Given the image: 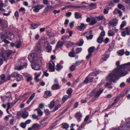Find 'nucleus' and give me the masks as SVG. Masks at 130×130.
Masks as SVG:
<instances>
[{"mask_svg":"<svg viewBox=\"0 0 130 130\" xmlns=\"http://www.w3.org/2000/svg\"><path fill=\"white\" fill-rule=\"evenodd\" d=\"M120 62L117 61L116 65L117 66L113 70L112 72L110 73L107 76V79L108 80L112 81L115 83L118 79L117 76L122 77L125 75L127 73L125 69L127 68V65H130V62L119 66ZM129 69L130 70V67Z\"/></svg>","mask_w":130,"mask_h":130,"instance_id":"obj_1","label":"nucleus"},{"mask_svg":"<svg viewBox=\"0 0 130 130\" xmlns=\"http://www.w3.org/2000/svg\"><path fill=\"white\" fill-rule=\"evenodd\" d=\"M103 89L101 88L99 90L96 91L95 89L93 90L89 94L91 97L96 98L99 97L103 91Z\"/></svg>","mask_w":130,"mask_h":130,"instance_id":"obj_2","label":"nucleus"},{"mask_svg":"<svg viewBox=\"0 0 130 130\" xmlns=\"http://www.w3.org/2000/svg\"><path fill=\"white\" fill-rule=\"evenodd\" d=\"M28 58L30 62H35L38 60V55L36 53H32L29 55Z\"/></svg>","mask_w":130,"mask_h":130,"instance_id":"obj_3","label":"nucleus"},{"mask_svg":"<svg viewBox=\"0 0 130 130\" xmlns=\"http://www.w3.org/2000/svg\"><path fill=\"white\" fill-rule=\"evenodd\" d=\"M44 7V5H37L32 7V8L34 9L33 11L35 12H38L40 10L43 8Z\"/></svg>","mask_w":130,"mask_h":130,"instance_id":"obj_4","label":"nucleus"},{"mask_svg":"<svg viewBox=\"0 0 130 130\" xmlns=\"http://www.w3.org/2000/svg\"><path fill=\"white\" fill-rule=\"evenodd\" d=\"M64 43L65 42L63 41H58L55 47V48L53 52H55L59 48H60L62 49V46Z\"/></svg>","mask_w":130,"mask_h":130,"instance_id":"obj_5","label":"nucleus"},{"mask_svg":"<svg viewBox=\"0 0 130 130\" xmlns=\"http://www.w3.org/2000/svg\"><path fill=\"white\" fill-rule=\"evenodd\" d=\"M48 68L50 70V71L51 72H53L55 71V64L52 61H50L48 64Z\"/></svg>","mask_w":130,"mask_h":130,"instance_id":"obj_6","label":"nucleus"},{"mask_svg":"<svg viewBox=\"0 0 130 130\" xmlns=\"http://www.w3.org/2000/svg\"><path fill=\"white\" fill-rule=\"evenodd\" d=\"M12 53V51L8 50L6 51L4 53V54H0L3 55L5 57V60L8 59L9 56L11 55Z\"/></svg>","mask_w":130,"mask_h":130,"instance_id":"obj_7","label":"nucleus"},{"mask_svg":"<svg viewBox=\"0 0 130 130\" xmlns=\"http://www.w3.org/2000/svg\"><path fill=\"white\" fill-rule=\"evenodd\" d=\"M128 121H129V123H127L126 126L124 124L122 126V128L124 130H128L130 129V119H128Z\"/></svg>","mask_w":130,"mask_h":130,"instance_id":"obj_8","label":"nucleus"},{"mask_svg":"<svg viewBox=\"0 0 130 130\" xmlns=\"http://www.w3.org/2000/svg\"><path fill=\"white\" fill-rule=\"evenodd\" d=\"M31 65L32 68L34 70H37L40 68L39 65L36 62H33L32 63Z\"/></svg>","mask_w":130,"mask_h":130,"instance_id":"obj_9","label":"nucleus"},{"mask_svg":"<svg viewBox=\"0 0 130 130\" xmlns=\"http://www.w3.org/2000/svg\"><path fill=\"white\" fill-rule=\"evenodd\" d=\"M26 78V80L27 82L31 81L32 79V77L30 75L26 74L25 75Z\"/></svg>","mask_w":130,"mask_h":130,"instance_id":"obj_10","label":"nucleus"},{"mask_svg":"<svg viewBox=\"0 0 130 130\" xmlns=\"http://www.w3.org/2000/svg\"><path fill=\"white\" fill-rule=\"evenodd\" d=\"M65 44L67 48H68L71 47L74 44L73 42L67 41L65 42Z\"/></svg>","mask_w":130,"mask_h":130,"instance_id":"obj_11","label":"nucleus"},{"mask_svg":"<svg viewBox=\"0 0 130 130\" xmlns=\"http://www.w3.org/2000/svg\"><path fill=\"white\" fill-rule=\"evenodd\" d=\"M86 25H85L84 23H82L80 25L78 26L77 28L78 30L81 31L86 28Z\"/></svg>","mask_w":130,"mask_h":130,"instance_id":"obj_12","label":"nucleus"},{"mask_svg":"<svg viewBox=\"0 0 130 130\" xmlns=\"http://www.w3.org/2000/svg\"><path fill=\"white\" fill-rule=\"evenodd\" d=\"M41 48L40 45L38 44L34 48V50L37 52L40 53L41 52Z\"/></svg>","mask_w":130,"mask_h":130,"instance_id":"obj_13","label":"nucleus"},{"mask_svg":"<svg viewBox=\"0 0 130 130\" xmlns=\"http://www.w3.org/2000/svg\"><path fill=\"white\" fill-rule=\"evenodd\" d=\"M52 48V47L50 44L49 43H48L46 49V51L49 53L51 51Z\"/></svg>","mask_w":130,"mask_h":130,"instance_id":"obj_14","label":"nucleus"},{"mask_svg":"<svg viewBox=\"0 0 130 130\" xmlns=\"http://www.w3.org/2000/svg\"><path fill=\"white\" fill-rule=\"evenodd\" d=\"M41 126L39 125V124H35L33 125L32 126V129H34L35 130H37Z\"/></svg>","mask_w":130,"mask_h":130,"instance_id":"obj_15","label":"nucleus"},{"mask_svg":"<svg viewBox=\"0 0 130 130\" xmlns=\"http://www.w3.org/2000/svg\"><path fill=\"white\" fill-rule=\"evenodd\" d=\"M55 7L53 6H48L46 8V10L47 12H50L53 9H54Z\"/></svg>","mask_w":130,"mask_h":130,"instance_id":"obj_16","label":"nucleus"},{"mask_svg":"<svg viewBox=\"0 0 130 130\" xmlns=\"http://www.w3.org/2000/svg\"><path fill=\"white\" fill-rule=\"evenodd\" d=\"M75 18L76 19L81 18L82 16L81 14L78 12H75L74 13Z\"/></svg>","mask_w":130,"mask_h":130,"instance_id":"obj_17","label":"nucleus"},{"mask_svg":"<svg viewBox=\"0 0 130 130\" xmlns=\"http://www.w3.org/2000/svg\"><path fill=\"white\" fill-rule=\"evenodd\" d=\"M38 44L40 45V46L42 47L45 46V41L43 39L39 41V44Z\"/></svg>","mask_w":130,"mask_h":130,"instance_id":"obj_18","label":"nucleus"},{"mask_svg":"<svg viewBox=\"0 0 130 130\" xmlns=\"http://www.w3.org/2000/svg\"><path fill=\"white\" fill-rule=\"evenodd\" d=\"M60 87V86L58 84H54L52 87V89L53 90H55L59 89Z\"/></svg>","mask_w":130,"mask_h":130,"instance_id":"obj_19","label":"nucleus"},{"mask_svg":"<svg viewBox=\"0 0 130 130\" xmlns=\"http://www.w3.org/2000/svg\"><path fill=\"white\" fill-rule=\"evenodd\" d=\"M35 110L37 111V114L38 116L39 117L43 115V112L39 108H38L35 109Z\"/></svg>","mask_w":130,"mask_h":130,"instance_id":"obj_20","label":"nucleus"},{"mask_svg":"<svg viewBox=\"0 0 130 130\" xmlns=\"http://www.w3.org/2000/svg\"><path fill=\"white\" fill-rule=\"evenodd\" d=\"M75 117L77 120L80 119L82 117L81 113L80 112H78L76 113Z\"/></svg>","mask_w":130,"mask_h":130,"instance_id":"obj_21","label":"nucleus"},{"mask_svg":"<svg viewBox=\"0 0 130 130\" xmlns=\"http://www.w3.org/2000/svg\"><path fill=\"white\" fill-rule=\"evenodd\" d=\"M109 57V55L108 54L104 55L102 56V59L103 61H106Z\"/></svg>","mask_w":130,"mask_h":130,"instance_id":"obj_22","label":"nucleus"},{"mask_svg":"<svg viewBox=\"0 0 130 130\" xmlns=\"http://www.w3.org/2000/svg\"><path fill=\"white\" fill-rule=\"evenodd\" d=\"M118 21L117 19H113L112 20L111 25L112 26H115L117 25L118 24Z\"/></svg>","mask_w":130,"mask_h":130,"instance_id":"obj_23","label":"nucleus"},{"mask_svg":"<svg viewBox=\"0 0 130 130\" xmlns=\"http://www.w3.org/2000/svg\"><path fill=\"white\" fill-rule=\"evenodd\" d=\"M117 53L119 55L122 56L125 53L124 50V49H122L119 50L117 51Z\"/></svg>","mask_w":130,"mask_h":130,"instance_id":"obj_24","label":"nucleus"},{"mask_svg":"<svg viewBox=\"0 0 130 130\" xmlns=\"http://www.w3.org/2000/svg\"><path fill=\"white\" fill-rule=\"evenodd\" d=\"M75 54V52L74 49L73 48L72 51L69 53V55L70 57H75V56H74Z\"/></svg>","mask_w":130,"mask_h":130,"instance_id":"obj_25","label":"nucleus"},{"mask_svg":"<svg viewBox=\"0 0 130 130\" xmlns=\"http://www.w3.org/2000/svg\"><path fill=\"white\" fill-rule=\"evenodd\" d=\"M5 57L3 55L0 54V65L3 63V61L5 60Z\"/></svg>","mask_w":130,"mask_h":130,"instance_id":"obj_26","label":"nucleus"},{"mask_svg":"<svg viewBox=\"0 0 130 130\" xmlns=\"http://www.w3.org/2000/svg\"><path fill=\"white\" fill-rule=\"evenodd\" d=\"M70 97V96L67 95H64L62 99V100L63 102H64L67 100Z\"/></svg>","mask_w":130,"mask_h":130,"instance_id":"obj_27","label":"nucleus"},{"mask_svg":"<svg viewBox=\"0 0 130 130\" xmlns=\"http://www.w3.org/2000/svg\"><path fill=\"white\" fill-rule=\"evenodd\" d=\"M125 31L126 32V34L129 35L130 34V27L128 26L125 28Z\"/></svg>","mask_w":130,"mask_h":130,"instance_id":"obj_28","label":"nucleus"},{"mask_svg":"<svg viewBox=\"0 0 130 130\" xmlns=\"http://www.w3.org/2000/svg\"><path fill=\"white\" fill-rule=\"evenodd\" d=\"M126 24V22L125 21H123L122 23L120 26V29H123V28L125 26Z\"/></svg>","mask_w":130,"mask_h":130,"instance_id":"obj_29","label":"nucleus"},{"mask_svg":"<svg viewBox=\"0 0 130 130\" xmlns=\"http://www.w3.org/2000/svg\"><path fill=\"white\" fill-rule=\"evenodd\" d=\"M112 84V83L111 82L109 83H106L105 86L106 87H107L108 88L110 89H112V86H111V84Z\"/></svg>","mask_w":130,"mask_h":130,"instance_id":"obj_30","label":"nucleus"},{"mask_svg":"<svg viewBox=\"0 0 130 130\" xmlns=\"http://www.w3.org/2000/svg\"><path fill=\"white\" fill-rule=\"evenodd\" d=\"M55 105V103L54 101H51L50 103L48 104V106L51 109H52Z\"/></svg>","mask_w":130,"mask_h":130,"instance_id":"obj_31","label":"nucleus"},{"mask_svg":"<svg viewBox=\"0 0 130 130\" xmlns=\"http://www.w3.org/2000/svg\"><path fill=\"white\" fill-rule=\"evenodd\" d=\"M15 36L13 34L10 33L8 35V37L10 40H13Z\"/></svg>","mask_w":130,"mask_h":130,"instance_id":"obj_32","label":"nucleus"},{"mask_svg":"<svg viewBox=\"0 0 130 130\" xmlns=\"http://www.w3.org/2000/svg\"><path fill=\"white\" fill-rule=\"evenodd\" d=\"M62 127L63 129H67L69 127V125L66 123H64L62 124Z\"/></svg>","mask_w":130,"mask_h":130,"instance_id":"obj_33","label":"nucleus"},{"mask_svg":"<svg viewBox=\"0 0 130 130\" xmlns=\"http://www.w3.org/2000/svg\"><path fill=\"white\" fill-rule=\"evenodd\" d=\"M103 37L100 36L97 40V42L99 43H101L103 41Z\"/></svg>","mask_w":130,"mask_h":130,"instance_id":"obj_34","label":"nucleus"},{"mask_svg":"<svg viewBox=\"0 0 130 130\" xmlns=\"http://www.w3.org/2000/svg\"><path fill=\"white\" fill-rule=\"evenodd\" d=\"M84 42L83 40V39H81L77 42V45L81 46L83 45Z\"/></svg>","mask_w":130,"mask_h":130,"instance_id":"obj_35","label":"nucleus"},{"mask_svg":"<svg viewBox=\"0 0 130 130\" xmlns=\"http://www.w3.org/2000/svg\"><path fill=\"white\" fill-rule=\"evenodd\" d=\"M17 80L18 81H20L22 80L23 79V76L19 74L17 76Z\"/></svg>","mask_w":130,"mask_h":130,"instance_id":"obj_36","label":"nucleus"},{"mask_svg":"<svg viewBox=\"0 0 130 130\" xmlns=\"http://www.w3.org/2000/svg\"><path fill=\"white\" fill-rule=\"evenodd\" d=\"M114 32L111 30H109L108 31V35L109 36H113L114 35Z\"/></svg>","mask_w":130,"mask_h":130,"instance_id":"obj_37","label":"nucleus"},{"mask_svg":"<svg viewBox=\"0 0 130 130\" xmlns=\"http://www.w3.org/2000/svg\"><path fill=\"white\" fill-rule=\"evenodd\" d=\"M95 49V47L94 46H92L90 47L88 50V51L89 53H92L94 51Z\"/></svg>","mask_w":130,"mask_h":130,"instance_id":"obj_38","label":"nucleus"},{"mask_svg":"<svg viewBox=\"0 0 130 130\" xmlns=\"http://www.w3.org/2000/svg\"><path fill=\"white\" fill-rule=\"evenodd\" d=\"M63 68V66L60 64H58L56 66V69L57 70H59L62 68Z\"/></svg>","mask_w":130,"mask_h":130,"instance_id":"obj_39","label":"nucleus"},{"mask_svg":"<svg viewBox=\"0 0 130 130\" xmlns=\"http://www.w3.org/2000/svg\"><path fill=\"white\" fill-rule=\"evenodd\" d=\"M38 26L37 24H32L31 25V28L32 29H34L37 28Z\"/></svg>","mask_w":130,"mask_h":130,"instance_id":"obj_40","label":"nucleus"},{"mask_svg":"<svg viewBox=\"0 0 130 130\" xmlns=\"http://www.w3.org/2000/svg\"><path fill=\"white\" fill-rule=\"evenodd\" d=\"M118 7L119 9H122L123 10H125L124 6L120 4H119L118 5Z\"/></svg>","mask_w":130,"mask_h":130,"instance_id":"obj_41","label":"nucleus"},{"mask_svg":"<svg viewBox=\"0 0 130 130\" xmlns=\"http://www.w3.org/2000/svg\"><path fill=\"white\" fill-rule=\"evenodd\" d=\"M72 89L71 88H69L67 90V93L69 95H70L72 93Z\"/></svg>","mask_w":130,"mask_h":130,"instance_id":"obj_42","label":"nucleus"},{"mask_svg":"<svg viewBox=\"0 0 130 130\" xmlns=\"http://www.w3.org/2000/svg\"><path fill=\"white\" fill-rule=\"evenodd\" d=\"M69 37L67 35H65L62 37L61 39L62 40H65L66 39H69Z\"/></svg>","mask_w":130,"mask_h":130,"instance_id":"obj_43","label":"nucleus"},{"mask_svg":"<svg viewBox=\"0 0 130 130\" xmlns=\"http://www.w3.org/2000/svg\"><path fill=\"white\" fill-rule=\"evenodd\" d=\"M76 68V66L75 65H73L70 68V70L71 71H74Z\"/></svg>","mask_w":130,"mask_h":130,"instance_id":"obj_44","label":"nucleus"},{"mask_svg":"<svg viewBox=\"0 0 130 130\" xmlns=\"http://www.w3.org/2000/svg\"><path fill=\"white\" fill-rule=\"evenodd\" d=\"M32 117L34 119H37V120H38L39 119L38 118L39 116H38L36 115L35 114L32 115Z\"/></svg>","mask_w":130,"mask_h":130,"instance_id":"obj_45","label":"nucleus"},{"mask_svg":"<svg viewBox=\"0 0 130 130\" xmlns=\"http://www.w3.org/2000/svg\"><path fill=\"white\" fill-rule=\"evenodd\" d=\"M96 22V21L95 20V19H93L91 20L90 24L91 25H93L95 24Z\"/></svg>","mask_w":130,"mask_h":130,"instance_id":"obj_46","label":"nucleus"},{"mask_svg":"<svg viewBox=\"0 0 130 130\" xmlns=\"http://www.w3.org/2000/svg\"><path fill=\"white\" fill-rule=\"evenodd\" d=\"M35 94V93H34L32 94L29 98V100L30 101L32 100L34 98Z\"/></svg>","mask_w":130,"mask_h":130,"instance_id":"obj_47","label":"nucleus"},{"mask_svg":"<svg viewBox=\"0 0 130 130\" xmlns=\"http://www.w3.org/2000/svg\"><path fill=\"white\" fill-rule=\"evenodd\" d=\"M114 41H112L109 44V48H113L114 46Z\"/></svg>","mask_w":130,"mask_h":130,"instance_id":"obj_48","label":"nucleus"},{"mask_svg":"<svg viewBox=\"0 0 130 130\" xmlns=\"http://www.w3.org/2000/svg\"><path fill=\"white\" fill-rule=\"evenodd\" d=\"M26 126V124L24 123H22L20 124L21 126L23 128H25Z\"/></svg>","mask_w":130,"mask_h":130,"instance_id":"obj_49","label":"nucleus"},{"mask_svg":"<svg viewBox=\"0 0 130 130\" xmlns=\"http://www.w3.org/2000/svg\"><path fill=\"white\" fill-rule=\"evenodd\" d=\"M28 116V114L27 113H23L22 115V117L24 119H26Z\"/></svg>","mask_w":130,"mask_h":130,"instance_id":"obj_50","label":"nucleus"},{"mask_svg":"<svg viewBox=\"0 0 130 130\" xmlns=\"http://www.w3.org/2000/svg\"><path fill=\"white\" fill-rule=\"evenodd\" d=\"M82 50V48H77L76 50V54H78L81 52Z\"/></svg>","mask_w":130,"mask_h":130,"instance_id":"obj_51","label":"nucleus"},{"mask_svg":"<svg viewBox=\"0 0 130 130\" xmlns=\"http://www.w3.org/2000/svg\"><path fill=\"white\" fill-rule=\"evenodd\" d=\"M97 19L99 21L102 20L104 19V17L103 16H99L97 17Z\"/></svg>","mask_w":130,"mask_h":130,"instance_id":"obj_52","label":"nucleus"},{"mask_svg":"<svg viewBox=\"0 0 130 130\" xmlns=\"http://www.w3.org/2000/svg\"><path fill=\"white\" fill-rule=\"evenodd\" d=\"M44 111L46 115H49L50 114V112L48 109H44Z\"/></svg>","mask_w":130,"mask_h":130,"instance_id":"obj_53","label":"nucleus"},{"mask_svg":"<svg viewBox=\"0 0 130 130\" xmlns=\"http://www.w3.org/2000/svg\"><path fill=\"white\" fill-rule=\"evenodd\" d=\"M115 11H116L119 14V16H121L122 15V12H121V11L120 10L118 9H116L115 10Z\"/></svg>","mask_w":130,"mask_h":130,"instance_id":"obj_54","label":"nucleus"},{"mask_svg":"<svg viewBox=\"0 0 130 130\" xmlns=\"http://www.w3.org/2000/svg\"><path fill=\"white\" fill-rule=\"evenodd\" d=\"M21 45V42L19 41L17 44L16 45V47L17 48H19Z\"/></svg>","mask_w":130,"mask_h":130,"instance_id":"obj_55","label":"nucleus"},{"mask_svg":"<svg viewBox=\"0 0 130 130\" xmlns=\"http://www.w3.org/2000/svg\"><path fill=\"white\" fill-rule=\"evenodd\" d=\"M96 5V4L95 3H91L89 5V6L95 8Z\"/></svg>","mask_w":130,"mask_h":130,"instance_id":"obj_56","label":"nucleus"},{"mask_svg":"<svg viewBox=\"0 0 130 130\" xmlns=\"http://www.w3.org/2000/svg\"><path fill=\"white\" fill-rule=\"evenodd\" d=\"M92 55V54L91 53H89V54L86 57V59H88L90 58Z\"/></svg>","mask_w":130,"mask_h":130,"instance_id":"obj_57","label":"nucleus"},{"mask_svg":"<svg viewBox=\"0 0 130 130\" xmlns=\"http://www.w3.org/2000/svg\"><path fill=\"white\" fill-rule=\"evenodd\" d=\"M60 10H55L53 11V12L55 14H56L57 13H58L60 12Z\"/></svg>","mask_w":130,"mask_h":130,"instance_id":"obj_58","label":"nucleus"},{"mask_svg":"<svg viewBox=\"0 0 130 130\" xmlns=\"http://www.w3.org/2000/svg\"><path fill=\"white\" fill-rule=\"evenodd\" d=\"M89 76H87L85 78V80L84 81V83H87L89 82Z\"/></svg>","mask_w":130,"mask_h":130,"instance_id":"obj_59","label":"nucleus"},{"mask_svg":"<svg viewBox=\"0 0 130 130\" xmlns=\"http://www.w3.org/2000/svg\"><path fill=\"white\" fill-rule=\"evenodd\" d=\"M45 94L48 95L50 96L51 95V93L50 91H46L45 92Z\"/></svg>","mask_w":130,"mask_h":130,"instance_id":"obj_60","label":"nucleus"},{"mask_svg":"<svg viewBox=\"0 0 130 130\" xmlns=\"http://www.w3.org/2000/svg\"><path fill=\"white\" fill-rule=\"evenodd\" d=\"M40 73H35V77L38 78L40 76Z\"/></svg>","mask_w":130,"mask_h":130,"instance_id":"obj_61","label":"nucleus"},{"mask_svg":"<svg viewBox=\"0 0 130 130\" xmlns=\"http://www.w3.org/2000/svg\"><path fill=\"white\" fill-rule=\"evenodd\" d=\"M72 14V13L71 12H67L66 14V16L67 17H70Z\"/></svg>","mask_w":130,"mask_h":130,"instance_id":"obj_62","label":"nucleus"},{"mask_svg":"<svg viewBox=\"0 0 130 130\" xmlns=\"http://www.w3.org/2000/svg\"><path fill=\"white\" fill-rule=\"evenodd\" d=\"M74 21H73L70 23L69 25V26L71 28H72L74 26Z\"/></svg>","mask_w":130,"mask_h":130,"instance_id":"obj_63","label":"nucleus"},{"mask_svg":"<svg viewBox=\"0 0 130 130\" xmlns=\"http://www.w3.org/2000/svg\"><path fill=\"white\" fill-rule=\"evenodd\" d=\"M93 35H90L89 37L87 36L86 38L88 40L89 39H91L93 37Z\"/></svg>","mask_w":130,"mask_h":130,"instance_id":"obj_64","label":"nucleus"}]
</instances>
